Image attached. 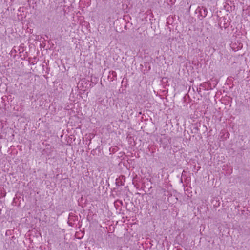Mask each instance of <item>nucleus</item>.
Segmentation results:
<instances>
[{"label":"nucleus","instance_id":"nucleus-1","mask_svg":"<svg viewBox=\"0 0 250 250\" xmlns=\"http://www.w3.org/2000/svg\"><path fill=\"white\" fill-rule=\"evenodd\" d=\"M195 13L198 14V18L202 20L207 15V8L203 6H199L195 11Z\"/></svg>","mask_w":250,"mask_h":250},{"label":"nucleus","instance_id":"nucleus-2","mask_svg":"<svg viewBox=\"0 0 250 250\" xmlns=\"http://www.w3.org/2000/svg\"><path fill=\"white\" fill-rule=\"evenodd\" d=\"M223 20L224 21V24L223 26H222L221 25V22L219 23V26L221 27V28L224 27V28H226L229 25V24H228L227 22H226V19L224 18L223 19Z\"/></svg>","mask_w":250,"mask_h":250},{"label":"nucleus","instance_id":"nucleus-3","mask_svg":"<svg viewBox=\"0 0 250 250\" xmlns=\"http://www.w3.org/2000/svg\"><path fill=\"white\" fill-rule=\"evenodd\" d=\"M207 84V83H203L202 84H200V86H202L203 87H204L205 88V89L206 90H208V86H207L206 85Z\"/></svg>","mask_w":250,"mask_h":250},{"label":"nucleus","instance_id":"nucleus-4","mask_svg":"<svg viewBox=\"0 0 250 250\" xmlns=\"http://www.w3.org/2000/svg\"><path fill=\"white\" fill-rule=\"evenodd\" d=\"M225 8L228 10L229 11V5L228 4H226V5L224 6ZM230 7H231L230 6Z\"/></svg>","mask_w":250,"mask_h":250},{"label":"nucleus","instance_id":"nucleus-5","mask_svg":"<svg viewBox=\"0 0 250 250\" xmlns=\"http://www.w3.org/2000/svg\"><path fill=\"white\" fill-rule=\"evenodd\" d=\"M111 74H112L113 77H116V76H117L116 73L115 71H112Z\"/></svg>","mask_w":250,"mask_h":250},{"label":"nucleus","instance_id":"nucleus-6","mask_svg":"<svg viewBox=\"0 0 250 250\" xmlns=\"http://www.w3.org/2000/svg\"><path fill=\"white\" fill-rule=\"evenodd\" d=\"M75 104H76L73 105V107H70V109H69L72 110V109H73L75 108H76V107H75ZM76 109H77V107H76Z\"/></svg>","mask_w":250,"mask_h":250},{"label":"nucleus","instance_id":"nucleus-7","mask_svg":"<svg viewBox=\"0 0 250 250\" xmlns=\"http://www.w3.org/2000/svg\"><path fill=\"white\" fill-rule=\"evenodd\" d=\"M197 90L198 92H199L200 91V89H199V90H198V88H197Z\"/></svg>","mask_w":250,"mask_h":250},{"label":"nucleus","instance_id":"nucleus-8","mask_svg":"<svg viewBox=\"0 0 250 250\" xmlns=\"http://www.w3.org/2000/svg\"><path fill=\"white\" fill-rule=\"evenodd\" d=\"M176 0H174V1H175Z\"/></svg>","mask_w":250,"mask_h":250}]
</instances>
